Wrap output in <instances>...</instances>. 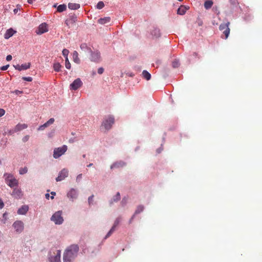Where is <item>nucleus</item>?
Returning a JSON list of instances; mask_svg holds the SVG:
<instances>
[{
    "mask_svg": "<svg viewBox=\"0 0 262 262\" xmlns=\"http://www.w3.org/2000/svg\"><path fill=\"white\" fill-rule=\"evenodd\" d=\"M81 178V174H79L77 176V179H80Z\"/></svg>",
    "mask_w": 262,
    "mask_h": 262,
    "instance_id": "60",
    "label": "nucleus"
},
{
    "mask_svg": "<svg viewBox=\"0 0 262 262\" xmlns=\"http://www.w3.org/2000/svg\"><path fill=\"white\" fill-rule=\"evenodd\" d=\"M51 194H52V195H51V199H54V196H55V194H56V193H55V192H54V191H52V192H51Z\"/></svg>",
    "mask_w": 262,
    "mask_h": 262,
    "instance_id": "50",
    "label": "nucleus"
},
{
    "mask_svg": "<svg viewBox=\"0 0 262 262\" xmlns=\"http://www.w3.org/2000/svg\"><path fill=\"white\" fill-rule=\"evenodd\" d=\"M51 221L53 222L56 225H60L63 221V218L62 216V211H58L55 212L51 217Z\"/></svg>",
    "mask_w": 262,
    "mask_h": 262,
    "instance_id": "4",
    "label": "nucleus"
},
{
    "mask_svg": "<svg viewBox=\"0 0 262 262\" xmlns=\"http://www.w3.org/2000/svg\"><path fill=\"white\" fill-rule=\"evenodd\" d=\"M114 123V118L113 116H109L104 119L101 126L104 128L105 131H107L111 128Z\"/></svg>",
    "mask_w": 262,
    "mask_h": 262,
    "instance_id": "3",
    "label": "nucleus"
},
{
    "mask_svg": "<svg viewBox=\"0 0 262 262\" xmlns=\"http://www.w3.org/2000/svg\"><path fill=\"white\" fill-rule=\"evenodd\" d=\"M91 52L90 59L92 61L99 62L101 60L100 53L99 52Z\"/></svg>",
    "mask_w": 262,
    "mask_h": 262,
    "instance_id": "10",
    "label": "nucleus"
},
{
    "mask_svg": "<svg viewBox=\"0 0 262 262\" xmlns=\"http://www.w3.org/2000/svg\"><path fill=\"white\" fill-rule=\"evenodd\" d=\"M144 210V206L143 205H139L135 212V213L133 215V216L132 217V218L130 219V221H129V223H131L132 220H133L135 214H139L140 213H141V212H142Z\"/></svg>",
    "mask_w": 262,
    "mask_h": 262,
    "instance_id": "21",
    "label": "nucleus"
},
{
    "mask_svg": "<svg viewBox=\"0 0 262 262\" xmlns=\"http://www.w3.org/2000/svg\"><path fill=\"white\" fill-rule=\"evenodd\" d=\"M53 7L54 8H56V7H57V4H55L53 6Z\"/></svg>",
    "mask_w": 262,
    "mask_h": 262,
    "instance_id": "59",
    "label": "nucleus"
},
{
    "mask_svg": "<svg viewBox=\"0 0 262 262\" xmlns=\"http://www.w3.org/2000/svg\"><path fill=\"white\" fill-rule=\"evenodd\" d=\"M121 221V218L120 217H117L116 220L114 222V225L110 229V230L108 231V232L107 233L105 237V239H106L108 237H110L112 234L114 232V231L116 229V228L118 226V225L119 224L120 222Z\"/></svg>",
    "mask_w": 262,
    "mask_h": 262,
    "instance_id": "8",
    "label": "nucleus"
},
{
    "mask_svg": "<svg viewBox=\"0 0 262 262\" xmlns=\"http://www.w3.org/2000/svg\"><path fill=\"white\" fill-rule=\"evenodd\" d=\"M104 7V4L102 1H100L97 3L96 7L98 9H101Z\"/></svg>",
    "mask_w": 262,
    "mask_h": 262,
    "instance_id": "34",
    "label": "nucleus"
},
{
    "mask_svg": "<svg viewBox=\"0 0 262 262\" xmlns=\"http://www.w3.org/2000/svg\"><path fill=\"white\" fill-rule=\"evenodd\" d=\"M5 113V111L3 108H0V117L4 116Z\"/></svg>",
    "mask_w": 262,
    "mask_h": 262,
    "instance_id": "46",
    "label": "nucleus"
},
{
    "mask_svg": "<svg viewBox=\"0 0 262 262\" xmlns=\"http://www.w3.org/2000/svg\"><path fill=\"white\" fill-rule=\"evenodd\" d=\"M104 72V69L103 68H99L98 69V73L99 74H102Z\"/></svg>",
    "mask_w": 262,
    "mask_h": 262,
    "instance_id": "45",
    "label": "nucleus"
},
{
    "mask_svg": "<svg viewBox=\"0 0 262 262\" xmlns=\"http://www.w3.org/2000/svg\"><path fill=\"white\" fill-rule=\"evenodd\" d=\"M54 133V131H53V132H51V133H49V134H48V136H49V137H51L53 136V135Z\"/></svg>",
    "mask_w": 262,
    "mask_h": 262,
    "instance_id": "54",
    "label": "nucleus"
},
{
    "mask_svg": "<svg viewBox=\"0 0 262 262\" xmlns=\"http://www.w3.org/2000/svg\"><path fill=\"white\" fill-rule=\"evenodd\" d=\"M62 52L63 56L66 57V49H63Z\"/></svg>",
    "mask_w": 262,
    "mask_h": 262,
    "instance_id": "53",
    "label": "nucleus"
},
{
    "mask_svg": "<svg viewBox=\"0 0 262 262\" xmlns=\"http://www.w3.org/2000/svg\"><path fill=\"white\" fill-rule=\"evenodd\" d=\"M45 196L47 199H49L50 197V194L49 193H46L45 194Z\"/></svg>",
    "mask_w": 262,
    "mask_h": 262,
    "instance_id": "56",
    "label": "nucleus"
},
{
    "mask_svg": "<svg viewBox=\"0 0 262 262\" xmlns=\"http://www.w3.org/2000/svg\"><path fill=\"white\" fill-rule=\"evenodd\" d=\"M125 165V163L123 161H120L118 162H116L112 164L111 166V169H113L115 168H120L122 167Z\"/></svg>",
    "mask_w": 262,
    "mask_h": 262,
    "instance_id": "20",
    "label": "nucleus"
},
{
    "mask_svg": "<svg viewBox=\"0 0 262 262\" xmlns=\"http://www.w3.org/2000/svg\"><path fill=\"white\" fill-rule=\"evenodd\" d=\"M79 247L77 245H72L67 249V262H71L77 255Z\"/></svg>",
    "mask_w": 262,
    "mask_h": 262,
    "instance_id": "1",
    "label": "nucleus"
},
{
    "mask_svg": "<svg viewBox=\"0 0 262 262\" xmlns=\"http://www.w3.org/2000/svg\"><path fill=\"white\" fill-rule=\"evenodd\" d=\"M73 61L75 63H78V64H79L80 63V60L78 57V52L76 51H75L73 53Z\"/></svg>",
    "mask_w": 262,
    "mask_h": 262,
    "instance_id": "25",
    "label": "nucleus"
},
{
    "mask_svg": "<svg viewBox=\"0 0 262 262\" xmlns=\"http://www.w3.org/2000/svg\"><path fill=\"white\" fill-rule=\"evenodd\" d=\"M151 34L156 37H158L160 36V30L158 29H155L152 32Z\"/></svg>",
    "mask_w": 262,
    "mask_h": 262,
    "instance_id": "32",
    "label": "nucleus"
},
{
    "mask_svg": "<svg viewBox=\"0 0 262 262\" xmlns=\"http://www.w3.org/2000/svg\"><path fill=\"white\" fill-rule=\"evenodd\" d=\"M120 199V195L119 192H117V194L114 197L113 201L110 202V204H112L113 202H117Z\"/></svg>",
    "mask_w": 262,
    "mask_h": 262,
    "instance_id": "33",
    "label": "nucleus"
},
{
    "mask_svg": "<svg viewBox=\"0 0 262 262\" xmlns=\"http://www.w3.org/2000/svg\"><path fill=\"white\" fill-rule=\"evenodd\" d=\"M93 165L92 163H90L89 165H88V167H91Z\"/></svg>",
    "mask_w": 262,
    "mask_h": 262,
    "instance_id": "61",
    "label": "nucleus"
},
{
    "mask_svg": "<svg viewBox=\"0 0 262 262\" xmlns=\"http://www.w3.org/2000/svg\"><path fill=\"white\" fill-rule=\"evenodd\" d=\"M9 67V64L2 66V67H1V70H2V71H5V70L8 69Z\"/></svg>",
    "mask_w": 262,
    "mask_h": 262,
    "instance_id": "43",
    "label": "nucleus"
},
{
    "mask_svg": "<svg viewBox=\"0 0 262 262\" xmlns=\"http://www.w3.org/2000/svg\"><path fill=\"white\" fill-rule=\"evenodd\" d=\"M111 21L110 17H104L103 18H100L98 20V23L101 25H104L108 23Z\"/></svg>",
    "mask_w": 262,
    "mask_h": 262,
    "instance_id": "22",
    "label": "nucleus"
},
{
    "mask_svg": "<svg viewBox=\"0 0 262 262\" xmlns=\"http://www.w3.org/2000/svg\"><path fill=\"white\" fill-rule=\"evenodd\" d=\"M15 33L16 31H14L12 28H10L6 31L5 34H4V38L7 39H9L12 37Z\"/></svg>",
    "mask_w": 262,
    "mask_h": 262,
    "instance_id": "17",
    "label": "nucleus"
},
{
    "mask_svg": "<svg viewBox=\"0 0 262 262\" xmlns=\"http://www.w3.org/2000/svg\"><path fill=\"white\" fill-rule=\"evenodd\" d=\"M54 121L55 120L53 118H50L47 122L39 126V127L37 128V130H43L46 127L54 123Z\"/></svg>",
    "mask_w": 262,
    "mask_h": 262,
    "instance_id": "13",
    "label": "nucleus"
},
{
    "mask_svg": "<svg viewBox=\"0 0 262 262\" xmlns=\"http://www.w3.org/2000/svg\"><path fill=\"white\" fill-rule=\"evenodd\" d=\"M5 181L7 184L11 188H13L15 186H17L18 185V181L11 174L5 173Z\"/></svg>",
    "mask_w": 262,
    "mask_h": 262,
    "instance_id": "2",
    "label": "nucleus"
},
{
    "mask_svg": "<svg viewBox=\"0 0 262 262\" xmlns=\"http://www.w3.org/2000/svg\"><path fill=\"white\" fill-rule=\"evenodd\" d=\"M69 51L67 50V56L68 55ZM71 68V63H70L68 58L67 57V69H70Z\"/></svg>",
    "mask_w": 262,
    "mask_h": 262,
    "instance_id": "39",
    "label": "nucleus"
},
{
    "mask_svg": "<svg viewBox=\"0 0 262 262\" xmlns=\"http://www.w3.org/2000/svg\"><path fill=\"white\" fill-rule=\"evenodd\" d=\"M22 79L25 81L29 82L32 81L33 80L32 78L31 77H23Z\"/></svg>",
    "mask_w": 262,
    "mask_h": 262,
    "instance_id": "40",
    "label": "nucleus"
},
{
    "mask_svg": "<svg viewBox=\"0 0 262 262\" xmlns=\"http://www.w3.org/2000/svg\"><path fill=\"white\" fill-rule=\"evenodd\" d=\"M63 262H66V251H64L63 253Z\"/></svg>",
    "mask_w": 262,
    "mask_h": 262,
    "instance_id": "52",
    "label": "nucleus"
},
{
    "mask_svg": "<svg viewBox=\"0 0 262 262\" xmlns=\"http://www.w3.org/2000/svg\"><path fill=\"white\" fill-rule=\"evenodd\" d=\"M27 127H28V125L26 124L18 123L15 127V131H16L17 132L20 131L24 129L27 128Z\"/></svg>",
    "mask_w": 262,
    "mask_h": 262,
    "instance_id": "24",
    "label": "nucleus"
},
{
    "mask_svg": "<svg viewBox=\"0 0 262 262\" xmlns=\"http://www.w3.org/2000/svg\"><path fill=\"white\" fill-rule=\"evenodd\" d=\"M29 210V207L28 205H23L17 210V213L20 215H25Z\"/></svg>",
    "mask_w": 262,
    "mask_h": 262,
    "instance_id": "16",
    "label": "nucleus"
},
{
    "mask_svg": "<svg viewBox=\"0 0 262 262\" xmlns=\"http://www.w3.org/2000/svg\"><path fill=\"white\" fill-rule=\"evenodd\" d=\"M12 56L11 55H8L6 57V60L7 61H10L12 59Z\"/></svg>",
    "mask_w": 262,
    "mask_h": 262,
    "instance_id": "48",
    "label": "nucleus"
},
{
    "mask_svg": "<svg viewBox=\"0 0 262 262\" xmlns=\"http://www.w3.org/2000/svg\"><path fill=\"white\" fill-rule=\"evenodd\" d=\"M179 65H180L179 61L177 60H174L172 62V67L174 68L178 67L179 66Z\"/></svg>",
    "mask_w": 262,
    "mask_h": 262,
    "instance_id": "37",
    "label": "nucleus"
},
{
    "mask_svg": "<svg viewBox=\"0 0 262 262\" xmlns=\"http://www.w3.org/2000/svg\"><path fill=\"white\" fill-rule=\"evenodd\" d=\"M64 11H66V4L60 5L57 7V12H62Z\"/></svg>",
    "mask_w": 262,
    "mask_h": 262,
    "instance_id": "29",
    "label": "nucleus"
},
{
    "mask_svg": "<svg viewBox=\"0 0 262 262\" xmlns=\"http://www.w3.org/2000/svg\"><path fill=\"white\" fill-rule=\"evenodd\" d=\"M17 132L16 131H15V128L14 127V129H10L9 131H8V133L9 134V135H12L14 133H16Z\"/></svg>",
    "mask_w": 262,
    "mask_h": 262,
    "instance_id": "44",
    "label": "nucleus"
},
{
    "mask_svg": "<svg viewBox=\"0 0 262 262\" xmlns=\"http://www.w3.org/2000/svg\"><path fill=\"white\" fill-rule=\"evenodd\" d=\"M11 195L15 199H19L23 196V192L20 189L15 188H14Z\"/></svg>",
    "mask_w": 262,
    "mask_h": 262,
    "instance_id": "14",
    "label": "nucleus"
},
{
    "mask_svg": "<svg viewBox=\"0 0 262 262\" xmlns=\"http://www.w3.org/2000/svg\"><path fill=\"white\" fill-rule=\"evenodd\" d=\"M93 198H94V195H92L88 198V202H89V205H91V204L92 203V202L93 201Z\"/></svg>",
    "mask_w": 262,
    "mask_h": 262,
    "instance_id": "42",
    "label": "nucleus"
},
{
    "mask_svg": "<svg viewBox=\"0 0 262 262\" xmlns=\"http://www.w3.org/2000/svg\"><path fill=\"white\" fill-rule=\"evenodd\" d=\"M4 206V204L2 200L0 198V209H2Z\"/></svg>",
    "mask_w": 262,
    "mask_h": 262,
    "instance_id": "47",
    "label": "nucleus"
},
{
    "mask_svg": "<svg viewBox=\"0 0 262 262\" xmlns=\"http://www.w3.org/2000/svg\"><path fill=\"white\" fill-rule=\"evenodd\" d=\"M229 22L221 24L219 27L220 30L224 31L226 29V28H228L229 27Z\"/></svg>",
    "mask_w": 262,
    "mask_h": 262,
    "instance_id": "30",
    "label": "nucleus"
},
{
    "mask_svg": "<svg viewBox=\"0 0 262 262\" xmlns=\"http://www.w3.org/2000/svg\"><path fill=\"white\" fill-rule=\"evenodd\" d=\"M30 65V63H25L24 64H22L21 65L17 64L14 65L13 66L16 70L20 71L21 70H26L29 69Z\"/></svg>",
    "mask_w": 262,
    "mask_h": 262,
    "instance_id": "15",
    "label": "nucleus"
},
{
    "mask_svg": "<svg viewBox=\"0 0 262 262\" xmlns=\"http://www.w3.org/2000/svg\"><path fill=\"white\" fill-rule=\"evenodd\" d=\"M213 4V1L211 0H207L205 2L204 6L206 9H209L211 8Z\"/></svg>",
    "mask_w": 262,
    "mask_h": 262,
    "instance_id": "26",
    "label": "nucleus"
},
{
    "mask_svg": "<svg viewBox=\"0 0 262 262\" xmlns=\"http://www.w3.org/2000/svg\"><path fill=\"white\" fill-rule=\"evenodd\" d=\"M29 136L26 135L23 137V138L22 139V141L23 142H26L27 141H28L29 140Z\"/></svg>",
    "mask_w": 262,
    "mask_h": 262,
    "instance_id": "41",
    "label": "nucleus"
},
{
    "mask_svg": "<svg viewBox=\"0 0 262 262\" xmlns=\"http://www.w3.org/2000/svg\"><path fill=\"white\" fill-rule=\"evenodd\" d=\"M186 12V8L183 6H181L177 11V13L180 15H183Z\"/></svg>",
    "mask_w": 262,
    "mask_h": 262,
    "instance_id": "28",
    "label": "nucleus"
},
{
    "mask_svg": "<svg viewBox=\"0 0 262 262\" xmlns=\"http://www.w3.org/2000/svg\"><path fill=\"white\" fill-rule=\"evenodd\" d=\"M67 196L72 200L76 199L77 197V191L75 189H71L68 192Z\"/></svg>",
    "mask_w": 262,
    "mask_h": 262,
    "instance_id": "18",
    "label": "nucleus"
},
{
    "mask_svg": "<svg viewBox=\"0 0 262 262\" xmlns=\"http://www.w3.org/2000/svg\"><path fill=\"white\" fill-rule=\"evenodd\" d=\"M69 142H73V140H69Z\"/></svg>",
    "mask_w": 262,
    "mask_h": 262,
    "instance_id": "62",
    "label": "nucleus"
},
{
    "mask_svg": "<svg viewBox=\"0 0 262 262\" xmlns=\"http://www.w3.org/2000/svg\"><path fill=\"white\" fill-rule=\"evenodd\" d=\"M28 171V169L27 167H24L23 168H21L19 170V174H24L25 173H26Z\"/></svg>",
    "mask_w": 262,
    "mask_h": 262,
    "instance_id": "38",
    "label": "nucleus"
},
{
    "mask_svg": "<svg viewBox=\"0 0 262 262\" xmlns=\"http://www.w3.org/2000/svg\"><path fill=\"white\" fill-rule=\"evenodd\" d=\"M18 8H15L13 10V12L14 13V14H16L18 12Z\"/></svg>",
    "mask_w": 262,
    "mask_h": 262,
    "instance_id": "55",
    "label": "nucleus"
},
{
    "mask_svg": "<svg viewBox=\"0 0 262 262\" xmlns=\"http://www.w3.org/2000/svg\"><path fill=\"white\" fill-rule=\"evenodd\" d=\"M55 255H51L49 259L51 262H60L61 251L58 249H55L54 251Z\"/></svg>",
    "mask_w": 262,
    "mask_h": 262,
    "instance_id": "5",
    "label": "nucleus"
},
{
    "mask_svg": "<svg viewBox=\"0 0 262 262\" xmlns=\"http://www.w3.org/2000/svg\"><path fill=\"white\" fill-rule=\"evenodd\" d=\"M83 158H85V155H83Z\"/></svg>",
    "mask_w": 262,
    "mask_h": 262,
    "instance_id": "64",
    "label": "nucleus"
},
{
    "mask_svg": "<svg viewBox=\"0 0 262 262\" xmlns=\"http://www.w3.org/2000/svg\"><path fill=\"white\" fill-rule=\"evenodd\" d=\"M193 55L196 57L198 56V54L196 52H194Z\"/></svg>",
    "mask_w": 262,
    "mask_h": 262,
    "instance_id": "58",
    "label": "nucleus"
},
{
    "mask_svg": "<svg viewBox=\"0 0 262 262\" xmlns=\"http://www.w3.org/2000/svg\"><path fill=\"white\" fill-rule=\"evenodd\" d=\"M80 7L79 4L69 3L68 4V8L71 10H77Z\"/></svg>",
    "mask_w": 262,
    "mask_h": 262,
    "instance_id": "23",
    "label": "nucleus"
},
{
    "mask_svg": "<svg viewBox=\"0 0 262 262\" xmlns=\"http://www.w3.org/2000/svg\"><path fill=\"white\" fill-rule=\"evenodd\" d=\"M143 77L147 80H149L151 78V75L147 71L144 70L142 72Z\"/></svg>",
    "mask_w": 262,
    "mask_h": 262,
    "instance_id": "27",
    "label": "nucleus"
},
{
    "mask_svg": "<svg viewBox=\"0 0 262 262\" xmlns=\"http://www.w3.org/2000/svg\"><path fill=\"white\" fill-rule=\"evenodd\" d=\"M66 178V169H63L58 174V177L56 178L57 182L61 181Z\"/></svg>",
    "mask_w": 262,
    "mask_h": 262,
    "instance_id": "19",
    "label": "nucleus"
},
{
    "mask_svg": "<svg viewBox=\"0 0 262 262\" xmlns=\"http://www.w3.org/2000/svg\"><path fill=\"white\" fill-rule=\"evenodd\" d=\"M223 34L225 36V39H227L230 34V29L229 27L223 31Z\"/></svg>",
    "mask_w": 262,
    "mask_h": 262,
    "instance_id": "36",
    "label": "nucleus"
},
{
    "mask_svg": "<svg viewBox=\"0 0 262 262\" xmlns=\"http://www.w3.org/2000/svg\"><path fill=\"white\" fill-rule=\"evenodd\" d=\"M48 31L47 25L46 23L40 24L36 32L38 34H41Z\"/></svg>",
    "mask_w": 262,
    "mask_h": 262,
    "instance_id": "12",
    "label": "nucleus"
},
{
    "mask_svg": "<svg viewBox=\"0 0 262 262\" xmlns=\"http://www.w3.org/2000/svg\"><path fill=\"white\" fill-rule=\"evenodd\" d=\"M14 93L16 95H19V94H22L23 92L20 91H19V90H15Z\"/></svg>",
    "mask_w": 262,
    "mask_h": 262,
    "instance_id": "49",
    "label": "nucleus"
},
{
    "mask_svg": "<svg viewBox=\"0 0 262 262\" xmlns=\"http://www.w3.org/2000/svg\"><path fill=\"white\" fill-rule=\"evenodd\" d=\"M60 68L61 66L59 63H56L54 64V69L56 72H59Z\"/></svg>",
    "mask_w": 262,
    "mask_h": 262,
    "instance_id": "35",
    "label": "nucleus"
},
{
    "mask_svg": "<svg viewBox=\"0 0 262 262\" xmlns=\"http://www.w3.org/2000/svg\"><path fill=\"white\" fill-rule=\"evenodd\" d=\"M80 48L82 50L84 51H91V49L87 46L85 43H83L80 45Z\"/></svg>",
    "mask_w": 262,
    "mask_h": 262,
    "instance_id": "31",
    "label": "nucleus"
},
{
    "mask_svg": "<svg viewBox=\"0 0 262 262\" xmlns=\"http://www.w3.org/2000/svg\"><path fill=\"white\" fill-rule=\"evenodd\" d=\"M35 0H28V3L31 4L33 3L34 1H35Z\"/></svg>",
    "mask_w": 262,
    "mask_h": 262,
    "instance_id": "57",
    "label": "nucleus"
},
{
    "mask_svg": "<svg viewBox=\"0 0 262 262\" xmlns=\"http://www.w3.org/2000/svg\"><path fill=\"white\" fill-rule=\"evenodd\" d=\"M231 4L233 5H235L236 3V0H229Z\"/></svg>",
    "mask_w": 262,
    "mask_h": 262,
    "instance_id": "51",
    "label": "nucleus"
},
{
    "mask_svg": "<svg viewBox=\"0 0 262 262\" xmlns=\"http://www.w3.org/2000/svg\"><path fill=\"white\" fill-rule=\"evenodd\" d=\"M66 152V145H63L61 147L56 148L54 150L53 157L57 159L63 155Z\"/></svg>",
    "mask_w": 262,
    "mask_h": 262,
    "instance_id": "6",
    "label": "nucleus"
},
{
    "mask_svg": "<svg viewBox=\"0 0 262 262\" xmlns=\"http://www.w3.org/2000/svg\"><path fill=\"white\" fill-rule=\"evenodd\" d=\"M129 76H134V74H130V75H129Z\"/></svg>",
    "mask_w": 262,
    "mask_h": 262,
    "instance_id": "63",
    "label": "nucleus"
},
{
    "mask_svg": "<svg viewBox=\"0 0 262 262\" xmlns=\"http://www.w3.org/2000/svg\"><path fill=\"white\" fill-rule=\"evenodd\" d=\"M82 83L79 78L75 79L73 83H72L70 88L71 90H76L82 85Z\"/></svg>",
    "mask_w": 262,
    "mask_h": 262,
    "instance_id": "9",
    "label": "nucleus"
},
{
    "mask_svg": "<svg viewBox=\"0 0 262 262\" xmlns=\"http://www.w3.org/2000/svg\"><path fill=\"white\" fill-rule=\"evenodd\" d=\"M77 20V17L75 15H73L70 16L68 24L67 23V25L69 26V28H72L74 29L76 27V21Z\"/></svg>",
    "mask_w": 262,
    "mask_h": 262,
    "instance_id": "11",
    "label": "nucleus"
},
{
    "mask_svg": "<svg viewBox=\"0 0 262 262\" xmlns=\"http://www.w3.org/2000/svg\"><path fill=\"white\" fill-rule=\"evenodd\" d=\"M12 226L15 229V231L17 233H21L24 228V223L21 221H16L14 222L12 225Z\"/></svg>",
    "mask_w": 262,
    "mask_h": 262,
    "instance_id": "7",
    "label": "nucleus"
}]
</instances>
